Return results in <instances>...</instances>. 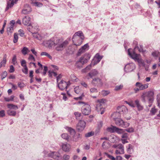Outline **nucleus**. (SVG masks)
<instances>
[{"instance_id": "f257e3e1", "label": "nucleus", "mask_w": 160, "mask_h": 160, "mask_svg": "<svg viewBox=\"0 0 160 160\" xmlns=\"http://www.w3.org/2000/svg\"><path fill=\"white\" fill-rule=\"evenodd\" d=\"M131 50L132 49L131 48L128 49V53L129 55L133 59L135 62H137L139 64V65L144 67L145 63L143 60L140 58V55L135 53L133 51L132 53L131 52Z\"/></svg>"}, {"instance_id": "f03ea898", "label": "nucleus", "mask_w": 160, "mask_h": 160, "mask_svg": "<svg viewBox=\"0 0 160 160\" xmlns=\"http://www.w3.org/2000/svg\"><path fill=\"white\" fill-rule=\"evenodd\" d=\"M153 95L154 92L152 91L143 93L142 96L143 102H148L149 103H152L153 101Z\"/></svg>"}, {"instance_id": "7ed1b4c3", "label": "nucleus", "mask_w": 160, "mask_h": 160, "mask_svg": "<svg viewBox=\"0 0 160 160\" xmlns=\"http://www.w3.org/2000/svg\"><path fill=\"white\" fill-rule=\"evenodd\" d=\"M90 55L88 53L85 54L81 57L78 61L76 63V66L79 68H81L82 66L86 63L90 59Z\"/></svg>"}, {"instance_id": "20e7f679", "label": "nucleus", "mask_w": 160, "mask_h": 160, "mask_svg": "<svg viewBox=\"0 0 160 160\" xmlns=\"http://www.w3.org/2000/svg\"><path fill=\"white\" fill-rule=\"evenodd\" d=\"M84 38V37L83 33L81 31H78L75 33L72 38V41H75V39L79 40L78 44L75 43L74 45L78 46H80L81 44L82 40Z\"/></svg>"}, {"instance_id": "39448f33", "label": "nucleus", "mask_w": 160, "mask_h": 160, "mask_svg": "<svg viewBox=\"0 0 160 160\" xmlns=\"http://www.w3.org/2000/svg\"><path fill=\"white\" fill-rule=\"evenodd\" d=\"M68 42L67 41H65L62 42L60 39H58L55 42V45L56 46V49L57 51H61L63 50L66 46L68 45Z\"/></svg>"}, {"instance_id": "423d86ee", "label": "nucleus", "mask_w": 160, "mask_h": 160, "mask_svg": "<svg viewBox=\"0 0 160 160\" xmlns=\"http://www.w3.org/2000/svg\"><path fill=\"white\" fill-rule=\"evenodd\" d=\"M80 104H84L82 108V113L85 115H88L89 114L91 111V108L90 105L88 104H85L83 102H79Z\"/></svg>"}, {"instance_id": "0eeeda50", "label": "nucleus", "mask_w": 160, "mask_h": 160, "mask_svg": "<svg viewBox=\"0 0 160 160\" xmlns=\"http://www.w3.org/2000/svg\"><path fill=\"white\" fill-rule=\"evenodd\" d=\"M115 121L116 124L120 127L124 128L128 127L129 125V123L128 122H124L123 120L120 118L116 119L115 118Z\"/></svg>"}, {"instance_id": "6e6552de", "label": "nucleus", "mask_w": 160, "mask_h": 160, "mask_svg": "<svg viewBox=\"0 0 160 160\" xmlns=\"http://www.w3.org/2000/svg\"><path fill=\"white\" fill-rule=\"evenodd\" d=\"M112 147L116 149L115 151V153L116 154H123L124 153V146L122 144H114L112 146Z\"/></svg>"}, {"instance_id": "1a4fd4ad", "label": "nucleus", "mask_w": 160, "mask_h": 160, "mask_svg": "<svg viewBox=\"0 0 160 160\" xmlns=\"http://www.w3.org/2000/svg\"><path fill=\"white\" fill-rule=\"evenodd\" d=\"M86 125V123L84 121L80 120L77 125V129L79 132L82 131L84 129Z\"/></svg>"}, {"instance_id": "9d476101", "label": "nucleus", "mask_w": 160, "mask_h": 160, "mask_svg": "<svg viewBox=\"0 0 160 160\" xmlns=\"http://www.w3.org/2000/svg\"><path fill=\"white\" fill-rule=\"evenodd\" d=\"M92 84L93 85L97 86L98 87H101L103 84L102 82L101 79L99 78H94L93 79Z\"/></svg>"}, {"instance_id": "9b49d317", "label": "nucleus", "mask_w": 160, "mask_h": 160, "mask_svg": "<svg viewBox=\"0 0 160 160\" xmlns=\"http://www.w3.org/2000/svg\"><path fill=\"white\" fill-rule=\"evenodd\" d=\"M135 68V65L133 63H130L126 65L124 67V70L127 72H130L133 71Z\"/></svg>"}, {"instance_id": "f8f14e48", "label": "nucleus", "mask_w": 160, "mask_h": 160, "mask_svg": "<svg viewBox=\"0 0 160 160\" xmlns=\"http://www.w3.org/2000/svg\"><path fill=\"white\" fill-rule=\"evenodd\" d=\"M102 57V56H100L99 53H97L92 62V64H93V66L97 64L100 62Z\"/></svg>"}, {"instance_id": "ddd939ff", "label": "nucleus", "mask_w": 160, "mask_h": 160, "mask_svg": "<svg viewBox=\"0 0 160 160\" xmlns=\"http://www.w3.org/2000/svg\"><path fill=\"white\" fill-rule=\"evenodd\" d=\"M48 156L55 159H59L61 158L60 153L58 152H52L48 154Z\"/></svg>"}, {"instance_id": "4468645a", "label": "nucleus", "mask_w": 160, "mask_h": 160, "mask_svg": "<svg viewBox=\"0 0 160 160\" xmlns=\"http://www.w3.org/2000/svg\"><path fill=\"white\" fill-rule=\"evenodd\" d=\"M68 85L67 82L63 80H62L60 82L58 83V87L62 90L67 88Z\"/></svg>"}, {"instance_id": "2eb2a0df", "label": "nucleus", "mask_w": 160, "mask_h": 160, "mask_svg": "<svg viewBox=\"0 0 160 160\" xmlns=\"http://www.w3.org/2000/svg\"><path fill=\"white\" fill-rule=\"evenodd\" d=\"M32 11V9L30 6L27 4H25L22 11V13L24 14H29Z\"/></svg>"}, {"instance_id": "dca6fc26", "label": "nucleus", "mask_w": 160, "mask_h": 160, "mask_svg": "<svg viewBox=\"0 0 160 160\" xmlns=\"http://www.w3.org/2000/svg\"><path fill=\"white\" fill-rule=\"evenodd\" d=\"M96 110L98 113L102 114L105 112V109L103 107L102 104L100 103H97L96 107Z\"/></svg>"}, {"instance_id": "f3484780", "label": "nucleus", "mask_w": 160, "mask_h": 160, "mask_svg": "<svg viewBox=\"0 0 160 160\" xmlns=\"http://www.w3.org/2000/svg\"><path fill=\"white\" fill-rule=\"evenodd\" d=\"M117 110L120 115L126 114L128 111L127 107L124 106L118 107Z\"/></svg>"}, {"instance_id": "a211bd4d", "label": "nucleus", "mask_w": 160, "mask_h": 160, "mask_svg": "<svg viewBox=\"0 0 160 160\" xmlns=\"http://www.w3.org/2000/svg\"><path fill=\"white\" fill-rule=\"evenodd\" d=\"M98 72L95 69H93L89 73L87 76V79H89L90 78H92L93 77L96 76L98 74Z\"/></svg>"}, {"instance_id": "6ab92c4d", "label": "nucleus", "mask_w": 160, "mask_h": 160, "mask_svg": "<svg viewBox=\"0 0 160 160\" xmlns=\"http://www.w3.org/2000/svg\"><path fill=\"white\" fill-rule=\"evenodd\" d=\"M148 84H142V83L138 82L136 83L135 86L141 90L147 88L148 87Z\"/></svg>"}, {"instance_id": "aec40b11", "label": "nucleus", "mask_w": 160, "mask_h": 160, "mask_svg": "<svg viewBox=\"0 0 160 160\" xmlns=\"http://www.w3.org/2000/svg\"><path fill=\"white\" fill-rule=\"evenodd\" d=\"M31 18L28 16H25L22 19V23L25 25L29 26L31 24Z\"/></svg>"}, {"instance_id": "412c9836", "label": "nucleus", "mask_w": 160, "mask_h": 160, "mask_svg": "<svg viewBox=\"0 0 160 160\" xmlns=\"http://www.w3.org/2000/svg\"><path fill=\"white\" fill-rule=\"evenodd\" d=\"M55 42H54L52 40H51L48 41H44L43 42L44 45L46 47H48L49 48H50L53 45H55Z\"/></svg>"}, {"instance_id": "4be33fe9", "label": "nucleus", "mask_w": 160, "mask_h": 160, "mask_svg": "<svg viewBox=\"0 0 160 160\" xmlns=\"http://www.w3.org/2000/svg\"><path fill=\"white\" fill-rule=\"evenodd\" d=\"M38 28L37 27H34L30 25L28 26L27 29L32 34H34L36 32H37L38 31Z\"/></svg>"}, {"instance_id": "5701e85b", "label": "nucleus", "mask_w": 160, "mask_h": 160, "mask_svg": "<svg viewBox=\"0 0 160 160\" xmlns=\"http://www.w3.org/2000/svg\"><path fill=\"white\" fill-rule=\"evenodd\" d=\"M72 140L75 142L78 141L80 138H82V135L79 133H76L72 135Z\"/></svg>"}, {"instance_id": "b1692460", "label": "nucleus", "mask_w": 160, "mask_h": 160, "mask_svg": "<svg viewBox=\"0 0 160 160\" xmlns=\"http://www.w3.org/2000/svg\"><path fill=\"white\" fill-rule=\"evenodd\" d=\"M70 148V145L67 143H63L62 145V148L65 152H68Z\"/></svg>"}, {"instance_id": "393cba45", "label": "nucleus", "mask_w": 160, "mask_h": 160, "mask_svg": "<svg viewBox=\"0 0 160 160\" xmlns=\"http://www.w3.org/2000/svg\"><path fill=\"white\" fill-rule=\"evenodd\" d=\"M65 128L69 132L71 135H73V134H75L76 132L75 130L71 127H65Z\"/></svg>"}, {"instance_id": "a878e982", "label": "nucleus", "mask_w": 160, "mask_h": 160, "mask_svg": "<svg viewBox=\"0 0 160 160\" xmlns=\"http://www.w3.org/2000/svg\"><path fill=\"white\" fill-rule=\"evenodd\" d=\"M117 137L114 134L111 135L109 137V140L112 143L114 142L117 140Z\"/></svg>"}, {"instance_id": "bb28decb", "label": "nucleus", "mask_w": 160, "mask_h": 160, "mask_svg": "<svg viewBox=\"0 0 160 160\" xmlns=\"http://www.w3.org/2000/svg\"><path fill=\"white\" fill-rule=\"evenodd\" d=\"M112 116L114 120H115V118H116V119H118V118L121 117V115L120 114V113L119 112H118V110H117L116 112L112 113Z\"/></svg>"}, {"instance_id": "cd10ccee", "label": "nucleus", "mask_w": 160, "mask_h": 160, "mask_svg": "<svg viewBox=\"0 0 160 160\" xmlns=\"http://www.w3.org/2000/svg\"><path fill=\"white\" fill-rule=\"evenodd\" d=\"M14 4V2L13 1L8 2L7 3V6L6 9V10L12 7Z\"/></svg>"}, {"instance_id": "c85d7f7f", "label": "nucleus", "mask_w": 160, "mask_h": 160, "mask_svg": "<svg viewBox=\"0 0 160 160\" xmlns=\"http://www.w3.org/2000/svg\"><path fill=\"white\" fill-rule=\"evenodd\" d=\"M6 57L7 55L6 54H5L4 56L2 61L0 63V68L2 66H5L6 62Z\"/></svg>"}, {"instance_id": "c756f323", "label": "nucleus", "mask_w": 160, "mask_h": 160, "mask_svg": "<svg viewBox=\"0 0 160 160\" xmlns=\"http://www.w3.org/2000/svg\"><path fill=\"white\" fill-rule=\"evenodd\" d=\"M61 136L62 138L68 141H69L70 140L69 138V136L67 133H63L61 135Z\"/></svg>"}, {"instance_id": "7c9ffc66", "label": "nucleus", "mask_w": 160, "mask_h": 160, "mask_svg": "<svg viewBox=\"0 0 160 160\" xmlns=\"http://www.w3.org/2000/svg\"><path fill=\"white\" fill-rule=\"evenodd\" d=\"M135 102L139 111L141 110L142 109L143 107L140 105L139 101L138 100H136L135 101Z\"/></svg>"}, {"instance_id": "2f4dec72", "label": "nucleus", "mask_w": 160, "mask_h": 160, "mask_svg": "<svg viewBox=\"0 0 160 160\" xmlns=\"http://www.w3.org/2000/svg\"><path fill=\"white\" fill-rule=\"evenodd\" d=\"M8 108L10 109H13L17 110L18 108V107L17 105H14L13 104H8L7 105Z\"/></svg>"}, {"instance_id": "473e14b6", "label": "nucleus", "mask_w": 160, "mask_h": 160, "mask_svg": "<svg viewBox=\"0 0 160 160\" xmlns=\"http://www.w3.org/2000/svg\"><path fill=\"white\" fill-rule=\"evenodd\" d=\"M116 127L112 126L110 127H108L107 128V130L108 131L112 133L115 132V130Z\"/></svg>"}, {"instance_id": "72a5a7b5", "label": "nucleus", "mask_w": 160, "mask_h": 160, "mask_svg": "<svg viewBox=\"0 0 160 160\" xmlns=\"http://www.w3.org/2000/svg\"><path fill=\"white\" fill-rule=\"evenodd\" d=\"M29 52L30 50L27 48L26 47H23L21 50L22 52L24 55H26Z\"/></svg>"}, {"instance_id": "f704fd0d", "label": "nucleus", "mask_w": 160, "mask_h": 160, "mask_svg": "<svg viewBox=\"0 0 160 160\" xmlns=\"http://www.w3.org/2000/svg\"><path fill=\"white\" fill-rule=\"evenodd\" d=\"M123 86L122 84H120L119 85L116 86L114 89V90L116 91H118L121 90L123 88Z\"/></svg>"}, {"instance_id": "c9c22d12", "label": "nucleus", "mask_w": 160, "mask_h": 160, "mask_svg": "<svg viewBox=\"0 0 160 160\" xmlns=\"http://www.w3.org/2000/svg\"><path fill=\"white\" fill-rule=\"evenodd\" d=\"M7 113L9 115L13 116H15L16 114V112L15 111H12L11 110H8Z\"/></svg>"}, {"instance_id": "e433bc0d", "label": "nucleus", "mask_w": 160, "mask_h": 160, "mask_svg": "<svg viewBox=\"0 0 160 160\" xmlns=\"http://www.w3.org/2000/svg\"><path fill=\"white\" fill-rule=\"evenodd\" d=\"M127 152L128 153L131 154L133 152L132 146L131 144H129L127 148Z\"/></svg>"}, {"instance_id": "4c0bfd02", "label": "nucleus", "mask_w": 160, "mask_h": 160, "mask_svg": "<svg viewBox=\"0 0 160 160\" xmlns=\"http://www.w3.org/2000/svg\"><path fill=\"white\" fill-rule=\"evenodd\" d=\"M124 131L123 129H120L117 127H116L115 132L118 134L123 133Z\"/></svg>"}, {"instance_id": "58836bf2", "label": "nucleus", "mask_w": 160, "mask_h": 160, "mask_svg": "<svg viewBox=\"0 0 160 160\" xmlns=\"http://www.w3.org/2000/svg\"><path fill=\"white\" fill-rule=\"evenodd\" d=\"M74 115L75 116L76 118L77 119H80L81 116V113L78 112H75L74 113Z\"/></svg>"}, {"instance_id": "ea45409f", "label": "nucleus", "mask_w": 160, "mask_h": 160, "mask_svg": "<svg viewBox=\"0 0 160 160\" xmlns=\"http://www.w3.org/2000/svg\"><path fill=\"white\" fill-rule=\"evenodd\" d=\"M14 96L13 95L11 96L10 98H8L5 97L4 98V100L7 102H9L10 101H12L13 100Z\"/></svg>"}, {"instance_id": "a19ab883", "label": "nucleus", "mask_w": 160, "mask_h": 160, "mask_svg": "<svg viewBox=\"0 0 160 160\" xmlns=\"http://www.w3.org/2000/svg\"><path fill=\"white\" fill-rule=\"evenodd\" d=\"M85 52L87 51L89 49V46L88 43L85 44L84 46L81 47Z\"/></svg>"}, {"instance_id": "79ce46f5", "label": "nucleus", "mask_w": 160, "mask_h": 160, "mask_svg": "<svg viewBox=\"0 0 160 160\" xmlns=\"http://www.w3.org/2000/svg\"><path fill=\"white\" fill-rule=\"evenodd\" d=\"M92 64L91 63L90 65H89L88 66H87L84 69L82 70V72H86V71L87 70H90L91 68V65Z\"/></svg>"}, {"instance_id": "37998d69", "label": "nucleus", "mask_w": 160, "mask_h": 160, "mask_svg": "<svg viewBox=\"0 0 160 160\" xmlns=\"http://www.w3.org/2000/svg\"><path fill=\"white\" fill-rule=\"evenodd\" d=\"M94 132H88L85 134L86 137H89L92 136L94 135Z\"/></svg>"}, {"instance_id": "c03bdc74", "label": "nucleus", "mask_w": 160, "mask_h": 160, "mask_svg": "<svg viewBox=\"0 0 160 160\" xmlns=\"http://www.w3.org/2000/svg\"><path fill=\"white\" fill-rule=\"evenodd\" d=\"M18 34L16 33H14V39L13 42L14 43H16L18 42Z\"/></svg>"}, {"instance_id": "a18cd8bd", "label": "nucleus", "mask_w": 160, "mask_h": 160, "mask_svg": "<svg viewBox=\"0 0 160 160\" xmlns=\"http://www.w3.org/2000/svg\"><path fill=\"white\" fill-rule=\"evenodd\" d=\"M85 52L84 50L82 49V48H81L80 49H79L78 51L77 55L78 56H80L81 54L84 53Z\"/></svg>"}, {"instance_id": "49530a36", "label": "nucleus", "mask_w": 160, "mask_h": 160, "mask_svg": "<svg viewBox=\"0 0 160 160\" xmlns=\"http://www.w3.org/2000/svg\"><path fill=\"white\" fill-rule=\"evenodd\" d=\"M90 92L91 93H96L98 91L96 88H93L90 89Z\"/></svg>"}, {"instance_id": "de8ad7c7", "label": "nucleus", "mask_w": 160, "mask_h": 160, "mask_svg": "<svg viewBox=\"0 0 160 160\" xmlns=\"http://www.w3.org/2000/svg\"><path fill=\"white\" fill-rule=\"evenodd\" d=\"M157 97L158 105V107L160 108V93L157 95Z\"/></svg>"}, {"instance_id": "09e8293b", "label": "nucleus", "mask_w": 160, "mask_h": 160, "mask_svg": "<svg viewBox=\"0 0 160 160\" xmlns=\"http://www.w3.org/2000/svg\"><path fill=\"white\" fill-rule=\"evenodd\" d=\"M134 129L132 127H131L129 128H127L125 129V130L131 133L134 132Z\"/></svg>"}, {"instance_id": "8fccbe9b", "label": "nucleus", "mask_w": 160, "mask_h": 160, "mask_svg": "<svg viewBox=\"0 0 160 160\" xmlns=\"http://www.w3.org/2000/svg\"><path fill=\"white\" fill-rule=\"evenodd\" d=\"M26 62L24 60H22L21 61V66L23 67L24 68H25L26 67H27L26 66Z\"/></svg>"}, {"instance_id": "3c124183", "label": "nucleus", "mask_w": 160, "mask_h": 160, "mask_svg": "<svg viewBox=\"0 0 160 160\" xmlns=\"http://www.w3.org/2000/svg\"><path fill=\"white\" fill-rule=\"evenodd\" d=\"M108 143L107 142L104 141L102 144V147L103 148L106 149L108 148Z\"/></svg>"}, {"instance_id": "603ef678", "label": "nucleus", "mask_w": 160, "mask_h": 160, "mask_svg": "<svg viewBox=\"0 0 160 160\" xmlns=\"http://www.w3.org/2000/svg\"><path fill=\"white\" fill-rule=\"evenodd\" d=\"M17 57L16 55H14L12 60V62L13 64L15 65L17 63Z\"/></svg>"}, {"instance_id": "864d4df0", "label": "nucleus", "mask_w": 160, "mask_h": 160, "mask_svg": "<svg viewBox=\"0 0 160 160\" xmlns=\"http://www.w3.org/2000/svg\"><path fill=\"white\" fill-rule=\"evenodd\" d=\"M122 139H128V134L127 133H124L122 135Z\"/></svg>"}, {"instance_id": "5fc2aeb1", "label": "nucleus", "mask_w": 160, "mask_h": 160, "mask_svg": "<svg viewBox=\"0 0 160 160\" xmlns=\"http://www.w3.org/2000/svg\"><path fill=\"white\" fill-rule=\"evenodd\" d=\"M63 159L64 160H68L70 158V156L69 155L65 154L63 156Z\"/></svg>"}, {"instance_id": "6e6d98bb", "label": "nucleus", "mask_w": 160, "mask_h": 160, "mask_svg": "<svg viewBox=\"0 0 160 160\" xmlns=\"http://www.w3.org/2000/svg\"><path fill=\"white\" fill-rule=\"evenodd\" d=\"M13 26L10 25V26L7 28L8 31L10 32H12L13 30Z\"/></svg>"}, {"instance_id": "4d7b16f0", "label": "nucleus", "mask_w": 160, "mask_h": 160, "mask_svg": "<svg viewBox=\"0 0 160 160\" xmlns=\"http://www.w3.org/2000/svg\"><path fill=\"white\" fill-rule=\"evenodd\" d=\"M157 109H155V108H152L151 110L150 111L152 115H154L157 112Z\"/></svg>"}, {"instance_id": "13d9d810", "label": "nucleus", "mask_w": 160, "mask_h": 160, "mask_svg": "<svg viewBox=\"0 0 160 160\" xmlns=\"http://www.w3.org/2000/svg\"><path fill=\"white\" fill-rule=\"evenodd\" d=\"M37 32L34 33V35H33V37L36 38H37L38 40H40L41 39V38L40 37V35L38 34H37Z\"/></svg>"}, {"instance_id": "bf43d9fd", "label": "nucleus", "mask_w": 160, "mask_h": 160, "mask_svg": "<svg viewBox=\"0 0 160 160\" xmlns=\"http://www.w3.org/2000/svg\"><path fill=\"white\" fill-rule=\"evenodd\" d=\"M7 73L6 71H4L2 74V80H3L7 76Z\"/></svg>"}, {"instance_id": "052dcab7", "label": "nucleus", "mask_w": 160, "mask_h": 160, "mask_svg": "<svg viewBox=\"0 0 160 160\" xmlns=\"http://www.w3.org/2000/svg\"><path fill=\"white\" fill-rule=\"evenodd\" d=\"M74 91L77 94L79 93L80 92V89L78 87H76L74 89Z\"/></svg>"}, {"instance_id": "680f3d73", "label": "nucleus", "mask_w": 160, "mask_h": 160, "mask_svg": "<svg viewBox=\"0 0 160 160\" xmlns=\"http://www.w3.org/2000/svg\"><path fill=\"white\" fill-rule=\"evenodd\" d=\"M5 116L4 110H2L0 111V117H2Z\"/></svg>"}, {"instance_id": "e2e57ef3", "label": "nucleus", "mask_w": 160, "mask_h": 160, "mask_svg": "<svg viewBox=\"0 0 160 160\" xmlns=\"http://www.w3.org/2000/svg\"><path fill=\"white\" fill-rule=\"evenodd\" d=\"M35 5L37 7H41L42 6V3L38 2H33Z\"/></svg>"}, {"instance_id": "0e129e2a", "label": "nucleus", "mask_w": 160, "mask_h": 160, "mask_svg": "<svg viewBox=\"0 0 160 160\" xmlns=\"http://www.w3.org/2000/svg\"><path fill=\"white\" fill-rule=\"evenodd\" d=\"M81 84L82 85L83 87L85 88H88V84L85 82H81Z\"/></svg>"}, {"instance_id": "69168bd1", "label": "nucleus", "mask_w": 160, "mask_h": 160, "mask_svg": "<svg viewBox=\"0 0 160 160\" xmlns=\"http://www.w3.org/2000/svg\"><path fill=\"white\" fill-rule=\"evenodd\" d=\"M125 102L129 105L130 106H131L132 107H134L135 106L133 103L132 102H128L127 101H126Z\"/></svg>"}, {"instance_id": "338daca9", "label": "nucleus", "mask_w": 160, "mask_h": 160, "mask_svg": "<svg viewBox=\"0 0 160 160\" xmlns=\"http://www.w3.org/2000/svg\"><path fill=\"white\" fill-rule=\"evenodd\" d=\"M22 72L26 74L28 73V68L27 67L24 68V69H22Z\"/></svg>"}, {"instance_id": "774afa93", "label": "nucleus", "mask_w": 160, "mask_h": 160, "mask_svg": "<svg viewBox=\"0 0 160 160\" xmlns=\"http://www.w3.org/2000/svg\"><path fill=\"white\" fill-rule=\"evenodd\" d=\"M18 32L19 35L21 37H23L24 35V33L22 29H20L18 30Z\"/></svg>"}]
</instances>
